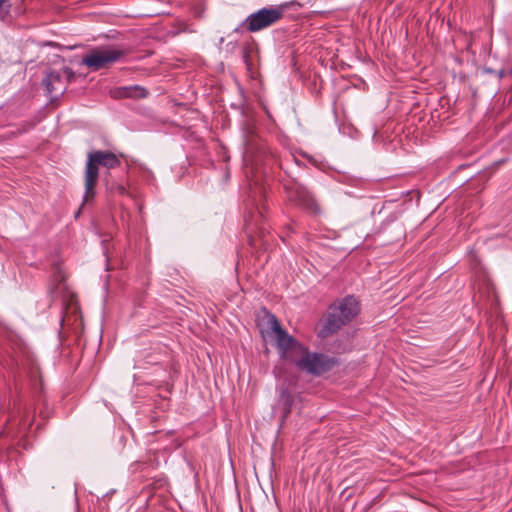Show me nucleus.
Segmentation results:
<instances>
[{
  "instance_id": "obj_1",
  "label": "nucleus",
  "mask_w": 512,
  "mask_h": 512,
  "mask_svg": "<svg viewBox=\"0 0 512 512\" xmlns=\"http://www.w3.org/2000/svg\"><path fill=\"white\" fill-rule=\"evenodd\" d=\"M359 302L354 296H346L329 306L324 324L319 332L321 337H327L343 326L350 323L359 313Z\"/></svg>"
},
{
  "instance_id": "obj_10",
  "label": "nucleus",
  "mask_w": 512,
  "mask_h": 512,
  "mask_svg": "<svg viewBox=\"0 0 512 512\" xmlns=\"http://www.w3.org/2000/svg\"><path fill=\"white\" fill-rule=\"evenodd\" d=\"M293 402L294 398L288 388L282 387L280 389L278 403L283 407L284 417H287L290 414Z\"/></svg>"
},
{
  "instance_id": "obj_9",
  "label": "nucleus",
  "mask_w": 512,
  "mask_h": 512,
  "mask_svg": "<svg viewBox=\"0 0 512 512\" xmlns=\"http://www.w3.org/2000/svg\"><path fill=\"white\" fill-rule=\"evenodd\" d=\"M111 96L115 99L135 98L141 99L148 96V91L139 85L123 86L111 91Z\"/></svg>"
},
{
  "instance_id": "obj_11",
  "label": "nucleus",
  "mask_w": 512,
  "mask_h": 512,
  "mask_svg": "<svg viewBox=\"0 0 512 512\" xmlns=\"http://www.w3.org/2000/svg\"><path fill=\"white\" fill-rule=\"evenodd\" d=\"M10 1L9 0H0V18L4 19L6 15L10 11Z\"/></svg>"
},
{
  "instance_id": "obj_7",
  "label": "nucleus",
  "mask_w": 512,
  "mask_h": 512,
  "mask_svg": "<svg viewBox=\"0 0 512 512\" xmlns=\"http://www.w3.org/2000/svg\"><path fill=\"white\" fill-rule=\"evenodd\" d=\"M75 78V73L70 67H64L60 71H51L42 80L48 94H63L67 88V84Z\"/></svg>"
},
{
  "instance_id": "obj_6",
  "label": "nucleus",
  "mask_w": 512,
  "mask_h": 512,
  "mask_svg": "<svg viewBox=\"0 0 512 512\" xmlns=\"http://www.w3.org/2000/svg\"><path fill=\"white\" fill-rule=\"evenodd\" d=\"M282 17V8H262L257 12L250 14L242 23V26L249 32H258L277 23Z\"/></svg>"
},
{
  "instance_id": "obj_2",
  "label": "nucleus",
  "mask_w": 512,
  "mask_h": 512,
  "mask_svg": "<svg viewBox=\"0 0 512 512\" xmlns=\"http://www.w3.org/2000/svg\"><path fill=\"white\" fill-rule=\"evenodd\" d=\"M119 165L120 160L113 152L95 150L88 153L84 175L85 191L83 195V204L88 203L95 198V187L99 177V166L111 169Z\"/></svg>"
},
{
  "instance_id": "obj_13",
  "label": "nucleus",
  "mask_w": 512,
  "mask_h": 512,
  "mask_svg": "<svg viewBox=\"0 0 512 512\" xmlns=\"http://www.w3.org/2000/svg\"><path fill=\"white\" fill-rule=\"evenodd\" d=\"M259 230H260V233H261V234H263V233H264V231H265V229H264L262 226H260V227H259Z\"/></svg>"
},
{
  "instance_id": "obj_14",
  "label": "nucleus",
  "mask_w": 512,
  "mask_h": 512,
  "mask_svg": "<svg viewBox=\"0 0 512 512\" xmlns=\"http://www.w3.org/2000/svg\"><path fill=\"white\" fill-rule=\"evenodd\" d=\"M244 58H245V61H247V59H248V54H247L246 52L244 53Z\"/></svg>"
},
{
  "instance_id": "obj_5",
  "label": "nucleus",
  "mask_w": 512,
  "mask_h": 512,
  "mask_svg": "<svg viewBox=\"0 0 512 512\" xmlns=\"http://www.w3.org/2000/svg\"><path fill=\"white\" fill-rule=\"evenodd\" d=\"M292 362L300 370L317 376L330 371L336 364L334 358L322 353H311L305 346L295 358H292Z\"/></svg>"
},
{
  "instance_id": "obj_3",
  "label": "nucleus",
  "mask_w": 512,
  "mask_h": 512,
  "mask_svg": "<svg viewBox=\"0 0 512 512\" xmlns=\"http://www.w3.org/2000/svg\"><path fill=\"white\" fill-rule=\"evenodd\" d=\"M262 332L275 340L281 355L292 361L304 346L282 328L275 315L266 312L262 319Z\"/></svg>"
},
{
  "instance_id": "obj_12",
  "label": "nucleus",
  "mask_w": 512,
  "mask_h": 512,
  "mask_svg": "<svg viewBox=\"0 0 512 512\" xmlns=\"http://www.w3.org/2000/svg\"><path fill=\"white\" fill-rule=\"evenodd\" d=\"M256 216H257V218H261V219L263 218V216H262L261 212H259V211L257 212V215H256ZM253 218H254V216H253V215H251L249 219H247V218L245 219V222H246V223H247V225H249V226H251V225H252V222H254V225H255V226H258V219H255V220H254Z\"/></svg>"
},
{
  "instance_id": "obj_8",
  "label": "nucleus",
  "mask_w": 512,
  "mask_h": 512,
  "mask_svg": "<svg viewBox=\"0 0 512 512\" xmlns=\"http://www.w3.org/2000/svg\"><path fill=\"white\" fill-rule=\"evenodd\" d=\"M291 200L298 206L302 207L309 213L318 215L321 213V208L316 201L314 195L305 187L299 186L295 188L291 194Z\"/></svg>"
},
{
  "instance_id": "obj_4",
  "label": "nucleus",
  "mask_w": 512,
  "mask_h": 512,
  "mask_svg": "<svg viewBox=\"0 0 512 512\" xmlns=\"http://www.w3.org/2000/svg\"><path fill=\"white\" fill-rule=\"evenodd\" d=\"M127 55V50L115 45L99 46L89 50L82 58V64L92 71L110 67Z\"/></svg>"
}]
</instances>
